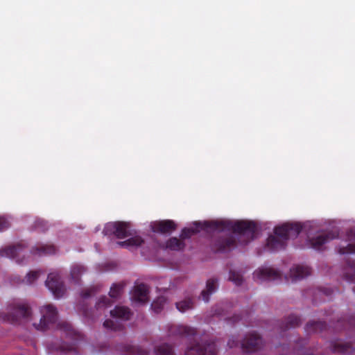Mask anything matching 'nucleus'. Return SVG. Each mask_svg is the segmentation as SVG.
I'll return each instance as SVG.
<instances>
[{
    "label": "nucleus",
    "instance_id": "27",
    "mask_svg": "<svg viewBox=\"0 0 355 355\" xmlns=\"http://www.w3.org/2000/svg\"><path fill=\"white\" fill-rule=\"evenodd\" d=\"M125 283L123 282L113 284L110 288L109 295L112 299H118L122 295Z\"/></svg>",
    "mask_w": 355,
    "mask_h": 355
},
{
    "label": "nucleus",
    "instance_id": "13",
    "mask_svg": "<svg viewBox=\"0 0 355 355\" xmlns=\"http://www.w3.org/2000/svg\"><path fill=\"white\" fill-rule=\"evenodd\" d=\"M254 277L262 281L276 280L281 278V274L279 271L273 268H264L254 272Z\"/></svg>",
    "mask_w": 355,
    "mask_h": 355
},
{
    "label": "nucleus",
    "instance_id": "37",
    "mask_svg": "<svg viewBox=\"0 0 355 355\" xmlns=\"http://www.w3.org/2000/svg\"><path fill=\"white\" fill-rule=\"evenodd\" d=\"M40 271H31L27 274L26 277V281L28 284H32L39 277Z\"/></svg>",
    "mask_w": 355,
    "mask_h": 355
},
{
    "label": "nucleus",
    "instance_id": "16",
    "mask_svg": "<svg viewBox=\"0 0 355 355\" xmlns=\"http://www.w3.org/2000/svg\"><path fill=\"white\" fill-rule=\"evenodd\" d=\"M24 245L18 243L16 245H10L0 250V257L8 258H16L19 257L24 251Z\"/></svg>",
    "mask_w": 355,
    "mask_h": 355
},
{
    "label": "nucleus",
    "instance_id": "17",
    "mask_svg": "<svg viewBox=\"0 0 355 355\" xmlns=\"http://www.w3.org/2000/svg\"><path fill=\"white\" fill-rule=\"evenodd\" d=\"M311 274V268L306 266H296L291 269L290 275L293 280L302 279Z\"/></svg>",
    "mask_w": 355,
    "mask_h": 355
},
{
    "label": "nucleus",
    "instance_id": "15",
    "mask_svg": "<svg viewBox=\"0 0 355 355\" xmlns=\"http://www.w3.org/2000/svg\"><path fill=\"white\" fill-rule=\"evenodd\" d=\"M169 333L173 335L191 338L196 334L194 328L186 325H175L171 327Z\"/></svg>",
    "mask_w": 355,
    "mask_h": 355
},
{
    "label": "nucleus",
    "instance_id": "29",
    "mask_svg": "<svg viewBox=\"0 0 355 355\" xmlns=\"http://www.w3.org/2000/svg\"><path fill=\"white\" fill-rule=\"evenodd\" d=\"M85 272L84 266L75 265L71 269V278L75 284H79L80 276Z\"/></svg>",
    "mask_w": 355,
    "mask_h": 355
},
{
    "label": "nucleus",
    "instance_id": "3",
    "mask_svg": "<svg viewBox=\"0 0 355 355\" xmlns=\"http://www.w3.org/2000/svg\"><path fill=\"white\" fill-rule=\"evenodd\" d=\"M31 316L30 306L26 303L12 302L8 306V311L4 315V320L17 324L27 322Z\"/></svg>",
    "mask_w": 355,
    "mask_h": 355
},
{
    "label": "nucleus",
    "instance_id": "22",
    "mask_svg": "<svg viewBox=\"0 0 355 355\" xmlns=\"http://www.w3.org/2000/svg\"><path fill=\"white\" fill-rule=\"evenodd\" d=\"M55 252V247L53 245H42L33 248L31 250L33 254L39 256L53 254Z\"/></svg>",
    "mask_w": 355,
    "mask_h": 355
},
{
    "label": "nucleus",
    "instance_id": "6",
    "mask_svg": "<svg viewBox=\"0 0 355 355\" xmlns=\"http://www.w3.org/2000/svg\"><path fill=\"white\" fill-rule=\"evenodd\" d=\"M130 224L126 222L116 221L105 225L103 233L105 235L114 234L118 239H124L132 234L130 230Z\"/></svg>",
    "mask_w": 355,
    "mask_h": 355
},
{
    "label": "nucleus",
    "instance_id": "9",
    "mask_svg": "<svg viewBox=\"0 0 355 355\" xmlns=\"http://www.w3.org/2000/svg\"><path fill=\"white\" fill-rule=\"evenodd\" d=\"M217 346L214 341L205 343L203 345L197 343L185 351L184 355H217Z\"/></svg>",
    "mask_w": 355,
    "mask_h": 355
},
{
    "label": "nucleus",
    "instance_id": "36",
    "mask_svg": "<svg viewBox=\"0 0 355 355\" xmlns=\"http://www.w3.org/2000/svg\"><path fill=\"white\" fill-rule=\"evenodd\" d=\"M112 302L106 296H102L99 298L98 301L96 304V307L97 309L101 308H106L107 306H111Z\"/></svg>",
    "mask_w": 355,
    "mask_h": 355
},
{
    "label": "nucleus",
    "instance_id": "43",
    "mask_svg": "<svg viewBox=\"0 0 355 355\" xmlns=\"http://www.w3.org/2000/svg\"><path fill=\"white\" fill-rule=\"evenodd\" d=\"M348 324L349 326L354 325L355 326V316H352L349 318L348 321Z\"/></svg>",
    "mask_w": 355,
    "mask_h": 355
},
{
    "label": "nucleus",
    "instance_id": "45",
    "mask_svg": "<svg viewBox=\"0 0 355 355\" xmlns=\"http://www.w3.org/2000/svg\"><path fill=\"white\" fill-rule=\"evenodd\" d=\"M17 262H18L19 263H22V261H19V259H17Z\"/></svg>",
    "mask_w": 355,
    "mask_h": 355
},
{
    "label": "nucleus",
    "instance_id": "14",
    "mask_svg": "<svg viewBox=\"0 0 355 355\" xmlns=\"http://www.w3.org/2000/svg\"><path fill=\"white\" fill-rule=\"evenodd\" d=\"M148 294V287L145 284L141 283L135 286L132 298L135 302L145 303L149 300Z\"/></svg>",
    "mask_w": 355,
    "mask_h": 355
},
{
    "label": "nucleus",
    "instance_id": "40",
    "mask_svg": "<svg viewBox=\"0 0 355 355\" xmlns=\"http://www.w3.org/2000/svg\"><path fill=\"white\" fill-rule=\"evenodd\" d=\"M237 344H238L237 341L234 340V337H232V338H230L228 340V343H227L228 346L231 348L234 346H236Z\"/></svg>",
    "mask_w": 355,
    "mask_h": 355
},
{
    "label": "nucleus",
    "instance_id": "10",
    "mask_svg": "<svg viewBox=\"0 0 355 355\" xmlns=\"http://www.w3.org/2000/svg\"><path fill=\"white\" fill-rule=\"evenodd\" d=\"M262 346V338L255 332L247 334L241 343V347L246 353L258 351Z\"/></svg>",
    "mask_w": 355,
    "mask_h": 355
},
{
    "label": "nucleus",
    "instance_id": "19",
    "mask_svg": "<svg viewBox=\"0 0 355 355\" xmlns=\"http://www.w3.org/2000/svg\"><path fill=\"white\" fill-rule=\"evenodd\" d=\"M347 236L350 243L347 247L339 248L338 252L341 254L355 253V228L349 230L347 232Z\"/></svg>",
    "mask_w": 355,
    "mask_h": 355
},
{
    "label": "nucleus",
    "instance_id": "24",
    "mask_svg": "<svg viewBox=\"0 0 355 355\" xmlns=\"http://www.w3.org/2000/svg\"><path fill=\"white\" fill-rule=\"evenodd\" d=\"M144 239L139 236L131 237L124 241L117 242V244L123 248H137L144 243Z\"/></svg>",
    "mask_w": 355,
    "mask_h": 355
},
{
    "label": "nucleus",
    "instance_id": "25",
    "mask_svg": "<svg viewBox=\"0 0 355 355\" xmlns=\"http://www.w3.org/2000/svg\"><path fill=\"white\" fill-rule=\"evenodd\" d=\"M125 355H148L149 352L139 346L136 345H126L124 347Z\"/></svg>",
    "mask_w": 355,
    "mask_h": 355
},
{
    "label": "nucleus",
    "instance_id": "2",
    "mask_svg": "<svg viewBox=\"0 0 355 355\" xmlns=\"http://www.w3.org/2000/svg\"><path fill=\"white\" fill-rule=\"evenodd\" d=\"M299 223H285L274 229L275 236L270 235L267 239L266 246L272 251L283 250L287 241L297 237L302 231Z\"/></svg>",
    "mask_w": 355,
    "mask_h": 355
},
{
    "label": "nucleus",
    "instance_id": "39",
    "mask_svg": "<svg viewBox=\"0 0 355 355\" xmlns=\"http://www.w3.org/2000/svg\"><path fill=\"white\" fill-rule=\"evenodd\" d=\"M94 293V291L92 288L86 289L81 293V297L83 298H87L90 297L93 293Z\"/></svg>",
    "mask_w": 355,
    "mask_h": 355
},
{
    "label": "nucleus",
    "instance_id": "34",
    "mask_svg": "<svg viewBox=\"0 0 355 355\" xmlns=\"http://www.w3.org/2000/svg\"><path fill=\"white\" fill-rule=\"evenodd\" d=\"M103 326L106 329H110L114 331H119L122 329L123 327V326L121 324H116L114 320L110 319L106 320L103 322Z\"/></svg>",
    "mask_w": 355,
    "mask_h": 355
},
{
    "label": "nucleus",
    "instance_id": "18",
    "mask_svg": "<svg viewBox=\"0 0 355 355\" xmlns=\"http://www.w3.org/2000/svg\"><path fill=\"white\" fill-rule=\"evenodd\" d=\"M218 288V279L210 278L207 281L206 288L201 292V297L205 302L209 300V296Z\"/></svg>",
    "mask_w": 355,
    "mask_h": 355
},
{
    "label": "nucleus",
    "instance_id": "44",
    "mask_svg": "<svg viewBox=\"0 0 355 355\" xmlns=\"http://www.w3.org/2000/svg\"><path fill=\"white\" fill-rule=\"evenodd\" d=\"M322 291L326 295H330L332 293V291L327 288L324 289Z\"/></svg>",
    "mask_w": 355,
    "mask_h": 355
},
{
    "label": "nucleus",
    "instance_id": "7",
    "mask_svg": "<svg viewBox=\"0 0 355 355\" xmlns=\"http://www.w3.org/2000/svg\"><path fill=\"white\" fill-rule=\"evenodd\" d=\"M236 246V240L232 234L218 236L211 243V249L215 252H226Z\"/></svg>",
    "mask_w": 355,
    "mask_h": 355
},
{
    "label": "nucleus",
    "instance_id": "21",
    "mask_svg": "<svg viewBox=\"0 0 355 355\" xmlns=\"http://www.w3.org/2000/svg\"><path fill=\"white\" fill-rule=\"evenodd\" d=\"M301 324V319L299 316L295 315H290L285 318L284 321L282 323L280 328L283 331H286L290 328H295Z\"/></svg>",
    "mask_w": 355,
    "mask_h": 355
},
{
    "label": "nucleus",
    "instance_id": "41",
    "mask_svg": "<svg viewBox=\"0 0 355 355\" xmlns=\"http://www.w3.org/2000/svg\"><path fill=\"white\" fill-rule=\"evenodd\" d=\"M223 309L222 306H217L216 309L214 310V314L217 315H223Z\"/></svg>",
    "mask_w": 355,
    "mask_h": 355
},
{
    "label": "nucleus",
    "instance_id": "42",
    "mask_svg": "<svg viewBox=\"0 0 355 355\" xmlns=\"http://www.w3.org/2000/svg\"><path fill=\"white\" fill-rule=\"evenodd\" d=\"M241 320V318L239 315H235L232 318L230 319V320H232V322H236Z\"/></svg>",
    "mask_w": 355,
    "mask_h": 355
},
{
    "label": "nucleus",
    "instance_id": "4",
    "mask_svg": "<svg viewBox=\"0 0 355 355\" xmlns=\"http://www.w3.org/2000/svg\"><path fill=\"white\" fill-rule=\"evenodd\" d=\"M57 326L58 328L64 334L67 338H69L72 340V343L69 344L66 342H63L58 345L49 344V349L64 352L73 351L75 349L76 342L82 338V335L75 331L72 326L67 322H59Z\"/></svg>",
    "mask_w": 355,
    "mask_h": 355
},
{
    "label": "nucleus",
    "instance_id": "32",
    "mask_svg": "<svg viewBox=\"0 0 355 355\" xmlns=\"http://www.w3.org/2000/svg\"><path fill=\"white\" fill-rule=\"evenodd\" d=\"M156 355H174L172 346L168 344H162L155 349Z\"/></svg>",
    "mask_w": 355,
    "mask_h": 355
},
{
    "label": "nucleus",
    "instance_id": "28",
    "mask_svg": "<svg viewBox=\"0 0 355 355\" xmlns=\"http://www.w3.org/2000/svg\"><path fill=\"white\" fill-rule=\"evenodd\" d=\"M332 349L335 352L345 353L350 352V349H355V347L350 343H342L340 341H336L332 343Z\"/></svg>",
    "mask_w": 355,
    "mask_h": 355
},
{
    "label": "nucleus",
    "instance_id": "23",
    "mask_svg": "<svg viewBox=\"0 0 355 355\" xmlns=\"http://www.w3.org/2000/svg\"><path fill=\"white\" fill-rule=\"evenodd\" d=\"M327 328V324L322 321L309 322L305 327L307 333H318L324 330Z\"/></svg>",
    "mask_w": 355,
    "mask_h": 355
},
{
    "label": "nucleus",
    "instance_id": "38",
    "mask_svg": "<svg viewBox=\"0 0 355 355\" xmlns=\"http://www.w3.org/2000/svg\"><path fill=\"white\" fill-rule=\"evenodd\" d=\"M9 227L8 222L7 220L0 216V232L6 230Z\"/></svg>",
    "mask_w": 355,
    "mask_h": 355
},
{
    "label": "nucleus",
    "instance_id": "20",
    "mask_svg": "<svg viewBox=\"0 0 355 355\" xmlns=\"http://www.w3.org/2000/svg\"><path fill=\"white\" fill-rule=\"evenodd\" d=\"M110 315L113 318L128 320L132 315V313L128 307L116 306L114 309L110 311Z\"/></svg>",
    "mask_w": 355,
    "mask_h": 355
},
{
    "label": "nucleus",
    "instance_id": "11",
    "mask_svg": "<svg viewBox=\"0 0 355 355\" xmlns=\"http://www.w3.org/2000/svg\"><path fill=\"white\" fill-rule=\"evenodd\" d=\"M338 237V233L333 231L322 233L309 239L312 248L319 250L324 244Z\"/></svg>",
    "mask_w": 355,
    "mask_h": 355
},
{
    "label": "nucleus",
    "instance_id": "5",
    "mask_svg": "<svg viewBox=\"0 0 355 355\" xmlns=\"http://www.w3.org/2000/svg\"><path fill=\"white\" fill-rule=\"evenodd\" d=\"M42 318L38 324L34 323L35 329L40 331L48 329L58 320L57 309L52 304L45 305L40 309Z\"/></svg>",
    "mask_w": 355,
    "mask_h": 355
},
{
    "label": "nucleus",
    "instance_id": "35",
    "mask_svg": "<svg viewBox=\"0 0 355 355\" xmlns=\"http://www.w3.org/2000/svg\"><path fill=\"white\" fill-rule=\"evenodd\" d=\"M229 279L233 282L236 286L241 285L243 282L242 275L233 270L230 271Z\"/></svg>",
    "mask_w": 355,
    "mask_h": 355
},
{
    "label": "nucleus",
    "instance_id": "30",
    "mask_svg": "<svg viewBox=\"0 0 355 355\" xmlns=\"http://www.w3.org/2000/svg\"><path fill=\"white\" fill-rule=\"evenodd\" d=\"M166 248L171 250L178 251L184 248V243L176 237H171L166 242Z\"/></svg>",
    "mask_w": 355,
    "mask_h": 355
},
{
    "label": "nucleus",
    "instance_id": "12",
    "mask_svg": "<svg viewBox=\"0 0 355 355\" xmlns=\"http://www.w3.org/2000/svg\"><path fill=\"white\" fill-rule=\"evenodd\" d=\"M153 232L160 234H170L174 231L177 225L172 220H163L151 224Z\"/></svg>",
    "mask_w": 355,
    "mask_h": 355
},
{
    "label": "nucleus",
    "instance_id": "8",
    "mask_svg": "<svg viewBox=\"0 0 355 355\" xmlns=\"http://www.w3.org/2000/svg\"><path fill=\"white\" fill-rule=\"evenodd\" d=\"M45 284L55 297L59 298L64 294L65 287L58 273L52 272L49 274Z\"/></svg>",
    "mask_w": 355,
    "mask_h": 355
},
{
    "label": "nucleus",
    "instance_id": "1",
    "mask_svg": "<svg viewBox=\"0 0 355 355\" xmlns=\"http://www.w3.org/2000/svg\"><path fill=\"white\" fill-rule=\"evenodd\" d=\"M194 225L196 228L182 229L181 232V238L183 239H189L192 235L196 234L201 230H228L232 231L234 234L238 235L239 243L242 245H246L256 237L257 226L253 221L248 220H216V221H205L204 223L196 222Z\"/></svg>",
    "mask_w": 355,
    "mask_h": 355
},
{
    "label": "nucleus",
    "instance_id": "46",
    "mask_svg": "<svg viewBox=\"0 0 355 355\" xmlns=\"http://www.w3.org/2000/svg\"><path fill=\"white\" fill-rule=\"evenodd\" d=\"M338 324H339V323L343 322V321H340V320H338Z\"/></svg>",
    "mask_w": 355,
    "mask_h": 355
},
{
    "label": "nucleus",
    "instance_id": "31",
    "mask_svg": "<svg viewBox=\"0 0 355 355\" xmlns=\"http://www.w3.org/2000/svg\"><path fill=\"white\" fill-rule=\"evenodd\" d=\"M346 263L347 267L352 270V272H345L343 278L349 283H355V261L347 259Z\"/></svg>",
    "mask_w": 355,
    "mask_h": 355
},
{
    "label": "nucleus",
    "instance_id": "33",
    "mask_svg": "<svg viewBox=\"0 0 355 355\" xmlns=\"http://www.w3.org/2000/svg\"><path fill=\"white\" fill-rule=\"evenodd\" d=\"M165 302L166 299L164 297H158L153 302L151 307L156 313H158L162 310Z\"/></svg>",
    "mask_w": 355,
    "mask_h": 355
},
{
    "label": "nucleus",
    "instance_id": "26",
    "mask_svg": "<svg viewBox=\"0 0 355 355\" xmlns=\"http://www.w3.org/2000/svg\"><path fill=\"white\" fill-rule=\"evenodd\" d=\"M177 309L184 313L187 311L193 309L194 307V302L191 297H186L185 299L175 303Z\"/></svg>",
    "mask_w": 355,
    "mask_h": 355
}]
</instances>
